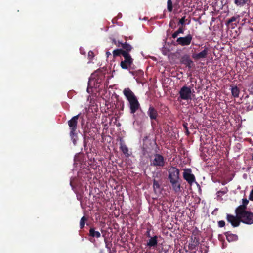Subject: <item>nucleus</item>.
<instances>
[{"instance_id": "9b49d317", "label": "nucleus", "mask_w": 253, "mask_h": 253, "mask_svg": "<svg viewBox=\"0 0 253 253\" xmlns=\"http://www.w3.org/2000/svg\"><path fill=\"white\" fill-rule=\"evenodd\" d=\"M170 188L174 191L175 193H177L181 192V186L180 179L169 181Z\"/></svg>"}, {"instance_id": "b1692460", "label": "nucleus", "mask_w": 253, "mask_h": 253, "mask_svg": "<svg viewBox=\"0 0 253 253\" xmlns=\"http://www.w3.org/2000/svg\"><path fill=\"white\" fill-rule=\"evenodd\" d=\"M127 52L124 51L122 49H115L113 51V55L114 57H116L122 55L123 56L124 53Z\"/></svg>"}, {"instance_id": "cd10ccee", "label": "nucleus", "mask_w": 253, "mask_h": 253, "mask_svg": "<svg viewBox=\"0 0 253 253\" xmlns=\"http://www.w3.org/2000/svg\"><path fill=\"white\" fill-rule=\"evenodd\" d=\"M167 9L169 12H171L172 11L173 6L171 0H168L167 1Z\"/></svg>"}, {"instance_id": "e433bc0d", "label": "nucleus", "mask_w": 253, "mask_h": 253, "mask_svg": "<svg viewBox=\"0 0 253 253\" xmlns=\"http://www.w3.org/2000/svg\"><path fill=\"white\" fill-rule=\"evenodd\" d=\"M249 200L251 201H253V189L251 190L250 195H249Z\"/></svg>"}, {"instance_id": "0eeeda50", "label": "nucleus", "mask_w": 253, "mask_h": 253, "mask_svg": "<svg viewBox=\"0 0 253 253\" xmlns=\"http://www.w3.org/2000/svg\"><path fill=\"white\" fill-rule=\"evenodd\" d=\"M168 171L169 181L180 179V171L176 167L171 166Z\"/></svg>"}, {"instance_id": "f257e3e1", "label": "nucleus", "mask_w": 253, "mask_h": 253, "mask_svg": "<svg viewBox=\"0 0 253 253\" xmlns=\"http://www.w3.org/2000/svg\"><path fill=\"white\" fill-rule=\"evenodd\" d=\"M123 94L128 102L130 113L134 114L140 108V104L137 97L129 88L124 89Z\"/></svg>"}, {"instance_id": "dca6fc26", "label": "nucleus", "mask_w": 253, "mask_h": 253, "mask_svg": "<svg viewBox=\"0 0 253 253\" xmlns=\"http://www.w3.org/2000/svg\"><path fill=\"white\" fill-rule=\"evenodd\" d=\"M224 235L229 242H235L238 239V236L236 234L232 233L230 231L225 232Z\"/></svg>"}, {"instance_id": "a878e982", "label": "nucleus", "mask_w": 253, "mask_h": 253, "mask_svg": "<svg viewBox=\"0 0 253 253\" xmlns=\"http://www.w3.org/2000/svg\"><path fill=\"white\" fill-rule=\"evenodd\" d=\"M199 244V241L198 238L196 237H194V239H193L192 243L190 244V248L191 249H195L196 247Z\"/></svg>"}, {"instance_id": "412c9836", "label": "nucleus", "mask_w": 253, "mask_h": 253, "mask_svg": "<svg viewBox=\"0 0 253 253\" xmlns=\"http://www.w3.org/2000/svg\"><path fill=\"white\" fill-rule=\"evenodd\" d=\"M120 47H122L123 48V50L124 51L127 52V53H129V52H130L132 49V47L130 45H129L128 43H127L126 42H125V43L121 42V44L120 45Z\"/></svg>"}, {"instance_id": "1a4fd4ad", "label": "nucleus", "mask_w": 253, "mask_h": 253, "mask_svg": "<svg viewBox=\"0 0 253 253\" xmlns=\"http://www.w3.org/2000/svg\"><path fill=\"white\" fill-rule=\"evenodd\" d=\"M192 40V36L191 34H188L185 37H180L177 39V45L181 46H188L191 44Z\"/></svg>"}, {"instance_id": "7c9ffc66", "label": "nucleus", "mask_w": 253, "mask_h": 253, "mask_svg": "<svg viewBox=\"0 0 253 253\" xmlns=\"http://www.w3.org/2000/svg\"><path fill=\"white\" fill-rule=\"evenodd\" d=\"M185 22V17L184 16L179 20L178 24V25H181V26H183L184 25Z\"/></svg>"}, {"instance_id": "a18cd8bd", "label": "nucleus", "mask_w": 253, "mask_h": 253, "mask_svg": "<svg viewBox=\"0 0 253 253\" xmlns=\"http://www.w3.org/2000/svg\"><path fill=\"white\" fill-rule=\"evenodd\" d=\"M249 98V96L248 95H247L246 97H245V98Z\"/></svg>"}, {"instance_id": "c9c22d12", "label": "nucleus", "mask_w": 253, "mask_h": 253, "mask_svg": "<svg viewBox=\"0 0 253 253\" xmlns=\"http://www.w3.org/2000/svg\"><path fill=\"white\" fill-rule=\"evenodd\" d=\"M179 34V33L177 31H176L172 34V37L174 39L176 38Z\"/></svg>"}, {"instance_id": "c85d7f7f", "label": "nucleus", "mask_w": 253, "mask_h": 253, "mask_svg": "<svg viewBox=\"0 0 253 253\" xmlns=\"http://www.w3.org/2000/svg\"><path fill=\"white\" fill-rule=\"evenodd\" d=\"M228 191V190L226 188H225L224 190H220L217 192L216 195L217 197H221L222 195L226 194Z\"/></svg>"}, {"instance_id": "4c0bfd02", "label": "nucleus", "mask_w": 253, "mask_h": 253, "mask_svg": "<svg viewBox=\"0 0 253 253\" xmlns=\"http://www.w3.org/2000/svg\"><path fill=\"white\" fill-rule=\"evenodd\" d=\"M150 231H151V229L150 228H148L147 229V232H146V236L148 237H151V236H150Z\"/></svg>"}, {"instance_id": "20e7f679", "label": "nucleus", "mask_w": 253, "mask_h": 253, "mask_svg": "<svg viewBox=\"0 0 253 253\" xmlns=\"http://www.w3.org/2000/svg\"><path fill=\"white\" fill-rule=\"evenodd\" d=\"M241 222L251 225L253 223V213L247 210L238 211Z\"/></svg>"}, {"instance_id": "9d476101", "label": "nucleus", "mask_w": 253, "mask_h": 253, "mask_svg": "<svg viewBox=\"0 0 253 253\" xmlns=\"http://www.w3.org/2000/svg\"><path fill=\"white\" fill-rule=\"evenodd\" d=\"M191 172V169H187L184 170L183 173V178L190 185L196 181L194 175Z\"/></svg>"}, {"instance_id": "f8f14e48", "label": "nucleus", "mask_w": 253, "mask_h": 253, "mask_svg": "<svg viewBox=\"0 0 253 253\" xmlns=\"http://www.w3.org/2000/svg\"><path fill=\"white\" fill-rule=\"evenodd\" d=\"M147 114L149 116L151 120V124H153V120L157 121L158 117V113L157 110L152 106L150 105L147 111Z\"/></svg>"}, {"instance_id": "58836bf2", "label": "nucleus", "mask_w": 253, "mask_h": 253, "mask_svg": "<svg viewBox=\"0 0 253 253\" xmlns=\"http://www.w3.org/2000/svg\"><path fill=\"white\" fill-rule=\"evenodd\" d=\"M247 108L248 110H251L253 108V105H248L247 106Z\"/></svg>"}, {"instance_id": "5701e85b", "label": "nucleus", "mask_w": 253, "mask_h": 253, "mask_svg": "<svg viewBox=\"0 0 253 253\" xmlns=\"http://www.w3.org/2000/svg\"><path fill=\"white\" fill-rule=\"evenodd\" d=\"M153 187L154 188V192L157 193L160 192L161 186L159 182L155 179H153Z\"/></svg>"}, {"instance_id": "72a5a7b5", "label": "nucleus", "mask_w": 253, "mask_h": 253, "mask_svg": "<svg viewBox=\"0 0 253 253\" xmlns=\"http://www.w3.org/2000/svg\"><path fill=\"white\" fill-rule=\"evenodd\" d=\"M88 57L89 59H92L94 57L93 52L91 51H90L88 53Z\"/></svg>"}, {"instance_id": "4be33fe9", "label": "nucleus", "mask_w": 253, "mask_h": 253, "mask_svg": "<svg viewBox=\"0 0 253 253\" xmlns=\"http://www.w3.org/2000/svg\"><path fill=\"white\" fill-rule=\"evenodd\" d=\"M231 93L232 96L235 98L239 97V95L240 92V89L237 86H231Z\"/></svg>"}, {"instance_id": "ddd939ff", "label": "nucleus", "mask_w": 253, "mask_h": 253, "mask_svg": "<svg viewBox=\"0 0 253 253\" xmlns=\"http://www.w3.org/2000/svg\"><path fill=\"white\" fill-rule=\"evenodd\" d=\"M239 21L240 16L237 15L227 20L226 22V25L227 26H230L232 28H234L237 26V24L239 22Z\"/></svg>"}, {"instance_id": "a211bd4d", "label": "nucleus", "mask_w": 253, "mask_h": 253, "mask_svg": "<svg viewBox=\"0 0 253 253\" xmlns=\"http://www.w3.org/2000/svg\"><path fill=\"white\" fill-rule=\"evenodd\" d=\"M120 149L125 155V157L128 158L130 156L129 153L128 148L125 143L122 142L120 143Z\"/></svg>"}, {"instance_id": "473e14b6", "label": "nucleus", "mask_w": 253, "mask_h": 253, "mask_svg": "<svg viewBox=\"0 0 253 253\" xmlns=\"http://www.w3.org/2000/svg\"><path fill=\"white\" fill-rule=\"evenodd\" d=\"M225 222L223 220H220L218 222V225L219 227H223L225 226Z\"/></svg>"}, {"instance_id": "f704fd0d", "label": "nucleus", "mask_w": 253, "mask_h": 253, "mask_svg": "<svg viewBox=\"0 0 253 253\" xmlns=\"http://www.w3.org/2000/svg\"><path fill=\"white\" fill-rule=\"evenodd\" d=\"M184 28H183V26H181L180 27L178 30H177V31L179 33V34H181V33H183L184 32Z\"/></svg>"}, {"instance_id": "a19ab883", "label": "nucleus", "mask_w": 253, "mask_h": 253, "mask_svg": "<svg viewBox=\"0 0 253 253\" xmlns=\"http://www.w3.org/2000/svg\"><path fill=\"white\" fill-rule=\"evenodd\" d=\"M109 252V253H116V251L115 250H110L108 251Z\"/></svg>"}, {"instance_id": "ea45409f", "label": "nucleus", "mask_w": 253, "mask_h": 253, "mask_svg": "<svg viewBox=\"0 0 253 253\" xmlns=\"http://www.w3.org/2000/svg\"><path fill=\"white\" fill-rule=\"evenodd\" d=\"M83 143H84V147H86V143H86V140H85V137H84V142H83Z\"/></svg>"}, {"instance_id": "49530a36", "label": "nucleus", "mask_w": 253, "mask_h": 253, "mask_svg": "<svg viewBox=\"0 0 253 253\" xmlns=\"http://www.w3.org/2000/svg\"><path fill=\"white\" fill-rule=\"evenodd\" d=\"M124 105H123V106L122 107V110H123Z\"/></svg>"}, {"instance_id": "6e6552de", "label": "nucleus", "mask_w": 253, "mask_h": 253, "mask_svg": "<svg viewBox=\"0 0 253 253\" xmlns=\"http://www.w3.org/2000/svg\"><path fill=\"white\" fill-rule=\"evenodd\" d=\"M236 216L227 214L226 219L227 221L230 223L233 227H236L239 226L241 221L239 216L238 214V211L235 210V211Z\"/></svg>"}, {"instance_id": "7ed1b4c3", "label": "nucleus", "mask_w": 253, "mask_h": 253, "mask_svg": "<svg viewBox=\"0 0 253 253\" xmlns=\"http://www.w3.org/2000/svg\"><path fill=\"white\" fill-rule=\"evenodd\" d=\"M124 60H122L120 62V66L123 69H127L129 73L134 75L133 70L135 69L133 65V59L131 57L129 53H124Z\"/></svg>"}, {"instance_id": "6ab92c4d", "label": "nucleus", "mask_w": 253, "mask_h": 253, "mask_svg": "<svg viewBox=\"0 0 253 253\" xmlns=\"http://www.w3.org/2000/svg\"><path fill=\"white\" fill-rule=\"evenodd\" d=\"M248 203L249 200L246 198H244L242 199V204L237 207L235 210L237 211L246 210Z\"/></svg>"}, {"instance_id": "c03bdc74", "label": "nucleus", "mask_w": 253, "mask_h": 253, "mask_svg": "<svg viewBox=\"0 0 253 253\" xmlns=\"http://www.w3.org/2000/svg\"><path fill=\"white\" fill-rule=\"evenodd\" d=\"M252 160H253V154L252 155Z\"/></svg>"}, {"instance_id": "39448f33", "label": "nucleus", "mask_w": 253, "mask_h": 253, "mask_svg": "<svg viewBox=\"0 0 253 253\" xmlns=\"http://www.w3.org/2000/svg\"><path fill=\"white\" fill-rule=\"evenodd\" d=\"M191 88L192 87L191 86H182L179 91V96L178 97V100H191V95L194 92V91H192Z\"/></svg>"}, {"instance_id": "393cba45", "label": "nucleus", "mask_w": 253, "mask_h": 253, "mask_svg": "<svg viewBox=\"0 0 253 253\" xmlns=\"http://www.w3.org/2000/svg\"><path fill=\"white\" fill-rule=\"evenodd\" d=\"M250 1V0H234L235 4L237 6H243Z\"/></svg>"}, {"instance_id": "f03ea898", "label": "nucleus", "mask_w": 253, "mask_h": 253, "mask_svg": "<svg viewBox=\"0 0 253 253\" xmlns=\"http://www.w3.org/2000/svg\"><path fill=\"white\" fill-rule=\"evenodd\" d=\"M81 113L73 117L68 121V124L69 126L70 136L74 145L76 144L77 139V133H76L78 120L80 117Z\"/></svg>"}, {"instance_id": "4468645a", "label": "nucleus", "mask_w": 253, "mask_h": 253, "mask_svg": "<svg viewBox=\"0 0 253 253\" xmlns=\"http://www.w3.org/2000/svg\"><path fill=\"white\" fill-rule=\"evenodd\" d=\"M209 49L208 47L204 46V49L198 53H193L192 57L195 60H199L202 58H205L207 57Z\"/></svg>"}, {"instance_id": "79ce46f5", "label": "nucleus", "mask_w": 253, "mask_h": 253, "mask_svg": "<svg viewBox=\"0 0 253 253\" xmlns=\"http://www.w3.org/2000/svg\"><path fill=\"white\" fill-rule=\"evenodd\" d=\"M106 55H107V56L108 57L109 55H111V53L109 52H106Z\"/></svg>"}, {"instance_id": "bb28decb", "label": "nucleus", "mask_w": 253, "mask_h": 253, "mask_svg": "<svg viewBox=\"0 0 253 253\" xmlns=\"http://www.w3.org/2000/svg\"><path fill=\"white\" fill-rule=\"evenodd\" d=\"M87 220V218L85 216H83L80 221V229H83L85 225V221Z\"/></svg>"}, {"instance_id": "2f4dec72", "label": "nucleus", "mask_w": 253, "mask_h": 253, "mask_svg": "<svg viewBox=\"0 0 253 253\" xmlns=\"http://www.w3.org/2000/svg\"><path fill=\"white\" fill-rule=\"evenodd\" d=\"M122 42L118 41H117L115 39L112 40V43L115 44L117 47H120Z\"/></svg>"}, {"instance_id": "423d86ee", "label": "nucleus", "mask_w": 253, "mask_h": 253, "mask_svg": "<svg viewBox=\"0 0 253 253\" xmlns=\"http://www.w3.org/2000/svg\"><path fill=\"white\" fill-rule=\"evenodd\" d=\"M165 162L164 157L159 154H156L154 156V159L151 161L150 165L156 167H163Z\"/></svg>"}, {"instance_id": "37998d69", "label": "nucleus", "mask_w": 253, "mask_h": 253, "mask_svg": "<svg viewBox=\"0 0 253 253\" xmlns=\"http://www.w3.org/2000/svg\"><path fill=\"white\" fill-rule=\"evenodd\" d=\"M172 21H170V23H169V27H172Z\"/></svg>"}, {"instance_id": "c756f323", "label": "nucleus", "mask_w": 253, "mask_h": 253, "mask_svg": "<svg viewBox=\"0 0 253 253\" xmlns=\"http://www.w3.org/2000/svg\"><path fill=\"white\" fill-rule=\"evenodd\" d=\"M105 243V247L108 249V251L111 250V247L112 245L111 242H108L105 239L104 240Z\"/></svg>"}, {"instance_id": "2eb2a0df", "label": "nucleus", "mask_w": 253, "mask_h": 253, "mask_svg": "<svg viewBox=\"0 0 253 253\" xmlns=\"http://www.w3.org/2000/svg\"><path fill=\"white\" fill-rule=\"evenodd\" d=\"M181 63L185 65L188 68L189 70H191L194 66L193 61L188 55H184L181 58Z\"/></svg>"}, {"instance_id": "f3484780", "label": "nucleus", "mask_w": 253, "mask_h": 253, "mask_svg": "<svg viewBox=\"0 0 253 253\" xmlns=\"http://www.w3.org/2000/svg\"><path fill=\"white\" fill-rule=\"evenodd\" d=\"M158 245V236H154L152 237H151L150 239L148 240L147 243V246L151 247H155Z\"/></svg>"}, {"instance_id": "aec40b11", "label": "nucleus", "mask_w": 253, "mask_h": 253, "mask_svg": "<svg viewBox=\"0 0 253 253\" xmlns=\"http://www.w3.org/2000/svg\"><path fill=\"white\" fill-rule=\"evenodd\" d=\"M89 236L99 238L101 237V234L99 231H95L94 228L91 227L89 231Z\"/></svg>"}]
</instances>
